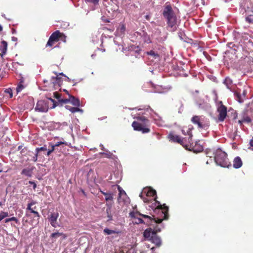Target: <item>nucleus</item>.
Instances as JSON below:
<instances>
[{"mask_svg": "<svg viewBox=\"0 0 253 253\" xmlns=\"http://www.w3.org/2000/svg\"><path fill=\"white\" fill-rule=\"evenodd\" d=\"M163 15L166 19L168 27L170 31H175L177 29V17L170 4H166L163 11Z\"/></svg>", "mask_w": 253, "mask_h": 253, "instance_id": "f257e3e1", "label": "nucleus"}, {"mask_svg": "<svg viewBox=\"0 0 253 253\" xmlns=\"http://www.w3.org/2000/svg\"><path fill=\"white\" fill-rule=\"evenodd\" d=\"M154 200L155 202L152 204L151 208L154 209V212L158 214V216L155 218L158 222L160 223L163 220L168 219L169 207L165 204L162 205L156 198H154Z\"/></svg>", "mask_w": 253, "mask_h": 253, "instance_id": "f03ea898", "label": "nucleus"}, {"mask_svg": "<svg viewBox=\"0 0 253 253\" xmlns=\"http://www.w3.org/2000/svg\"><path fill=\"white\" fill-rule=\"evenodd\" d=\"M161 231V228L159 226L152 228L146 229L143 232V236L147 240L156 245L157 247H160L162 244V241L160 237L157 235V233Z\"/></svg>", "mask_w": 253, "mask_h": 253, "instance_id": "7ed1b4c3", "label": "nucleus"}, {"mask_svg": "<svg viewBox=\"0 0 253 253\" xmlns=\"http://www.w3.org/2000/svg\"><path fill=\"white\" fill-rule=\"evenodd\" d=\"M138 121H134L132 123L133 129L141 131L142 133H147L150 132V121L144 116H140L137 118Z\"/></svg>", "mask_w": 253, "mask_h": 253, "instance_id": "20e7f679", "label": "nucleus"}, {"mask_svg": "<svg viewBox=\"0 0 253 253\" xmlns=\"http://www.w3.org/2000/svg\"><path fill=\"white\" fill-rule=\"evenodd\" d=\"M214 161L217 165L223 168H229L231 166L227 154L220 149H217L215 152Z\"/></svg>", "mask_w": 253, "mask_h": 253, "instance_id": "39448f33", "label": "nucleus"}, {"mask_svg": "<svg viewBox=\"0 0 253 253\" xmlns=\"http://www.w3.org/2000/svg\"><path fill=\"white\" fill-rule=\"evenodd\" d=\"M191 122L197 125L198 128L207 129L210 126L209 119L204 116H194L191 119Z\"/></svg>", "mask_w": 253, "mask_h": 253, "instance_id": "423d86ee", "label": "nucleus"}, {"mask_svg": "<svg viewBox=\"0 0 253 253\" xmlns=\"http://www.w3.org/2000/svg\"><path fill=\"white\" fill-rule=\"evenodd\" d=\"M193 129V127L192 126H191V127L187 128L185 127H183V128L181 130L182 133L184 135H188V137L186 138L187 140V144H190V147L192 148V150L194 152H200L203 151V148L202 146H198V148L196 149L195 147H192L191 145V142L192 141V137L193 134L192 133V130Z\"/></svg>", "mask_w": 253, "mask_h": 253, "instance_id": "0eeeda50", "label": "nucleus"}, {"mask_svg": "<svg viewBox=\"0 0 253 253\" xmlns=\"http://www.w3.org/2000/svg\"><path fill=\"white\" fill-rule=\"evenodd\" d=\"M168 137L170 141L179 143L186 149H188V145L187 144L186 137L181 138L180 136L174 134L172 132L169 133Z\"/></svg>", "mask_w": 253, "mask_h": 253, "instance_id": "6e6552de", "label": "nucleus"}, {"mask_svg": "<svg viewBox=\"0 0 253 253\" xmlns=\"http://www.w3.org/2000/svg\"><path fill=\"white\" fill-rule=\"evenodd\" d=\"M142 217L143 218V223L144 224L148 226L152 227V229H154V227H156L159 223L156 220L154 215L152 216H149L146 214H142Z\"/></svg>", "mask_w": 253, "mask_h": 253, "instance_id": "1a4fd4ad", "label": "nucleus"}, {"mask_svg": "<svg viewBox=\"0 0 253 253\" xmlns=\"http://www.w3.org/2000/svg\"><path fill=\"white\" fill-rule=\"evenodd\" d=\"M220 105L217 107V111L218 113V120L220 122H223L227 117V107L224 105L222 101L219 102Z\"/></svg>", "mask_w": 253, "mask_h": 253, "instance_id": "9d476101", "label": "nucleus"}, {"mask_svg": "<svg viewBox=\"0 0 253 253\" xmlns=\"http://www.w3.org/2000/svg\"><path fill=\"white\" fill-rule=\"evenodd\" d=\"M142 214L138 211H131L129 213V217L132 220V222L137 224L143 223Z\"/></svg>", "mask_w": 253, "mask_h": 253, "instance_id": "9b49d317", "label": "nucleus"}, {"mask_svg": "<svg viewBox=\"0 0 253 253\" xmlns=\"http://www.w3.org/2000/svg\"><path fill=\"white\" fill-rule=\"evenodd\" d=\"M48 110V104L46 100H41L38 101L35 110L41 112H46Z\"/></svg>", "mask_w": 253, "mask_h": 253, "instance_id": "f8f14e48", "label": "nucleus"}, {"mask_svg": "<svg viewBox=\"0 0 253 253\" xmlns=\"http://www.w3.org/2000/svg\"><path fill=\"white\" fill-rule=\"evenodd\" d=\"M145 53L150 56L149 59L152 62H156L159 61L160 60V56L159 54L154 50H151L149 51L146 52Z\"/></svg>", "mask_w": 253, "mask_h": 253, "instance_id": "ddd939ff", "label": "nucleus"}, {"mask_svg": "<svg viewBox=\"0 0 253 253\" xmlns=\"http://www.w3.org/2000/svg\"><path fill=\"white\" fill-rule=\"evenodd\" d=\"M59 216V213L58 212H53L51 213L49 217V221L51 225L53 227H56L57 226V219Z\"/></svg>", "mask_w": 253, "mask_h": 253, "instance_id": "4468645a", "label": "nucleus"}, {"mask_svg": "<svg viewBox=\"0 0 253 253\" xmlns=\"http://www.w3.org/2000/svg\"><path fill=\"white\" fill-rule=\"evenodd\" d=\"M65 92L68 94L69 97L70 101L73 105L77 107H79L80 105V102L78 98H76L75 96L69 94L67 90H64Z\"/></svg>", "mask_w": 253, "mask_h": 253, "instance_id": "2eb2a0df", "label": "nucleus"}, {"mask_svg": "<svg viewBox=\"0 0 253 253\" xmlns=\"http://www.w3.org/2000/svg\"><path fill=\"white\" fill-rule=\"evenodd\" d=\"M59 237H61V239L63 240L67 237V235L63 233L56 231L52 233L50 236V238L52 239H57Z\"/></svg>", "mask_w": 253, "mask_h": 253, "instance_id": "dca6fc26", "label": "nucleus"}, {"mask_svg": "<svg viewBox=\"0 0 253 253\" xmlns=\"http://www.w3.org/2000/svg\"><path fill=\"white\" fill-rule=\"evenodd\" d=\"M60 35L61 32L59 30H57L52 33L49 38L56 43L60 41Z\"/></svg>", "mask_w": 253, "mask_h": 253, "instance_id": "f3484780", "label": "nucleus"}, {"mask_svg": "<svg viewBox=\"0 0 253 253\" xmlns=\"http://www.w3.org/2000/svg\"><path fill=\"white\" fill-rule=\"evenodd\" d=\"M34 169V167H32L31 168L28 167L24 169L21 171V174L24 175L28 177H31L33 174V172Z\"/></svg>", "mask_w": 253, "mask_h": 253, "instance_id": "a211bd4d", "label": "nucleus"}, {"mask_svg": "<svg viewBox=\"0 0 253 253\" xmlns=\"http://www.w3.org/2000/svg\"><path fill=\"white\" fill-rule=\"evenodd\" d=\"M7 43L6 42L3 41L1 42V44L0 45V51L1 53H0V56L2 57L3 55H4L7 51Z\"/></svg>", "mask_w": 253, "mask_h": 253, "instance_id": "6ab92c4d", "label": "nucleus"}, {"mask_svg": "<svg viewBox=\"0 0 253 253\" xmlns=\"http://www.w3.org/2000/svg\"><path fill=\"white\" fill-rule=\"evenodd\" d=\"M242 161L239 157H236L235 158L233 161V167L235 169H239L242 166Z\"/></svg>", "mask_w": 253, "mask_h": 253, "instance_id": "aec40b11", "label": "nucleus"}, {"mask_svg": "<svg viewBox=\"0 0 253 253\" xmlns=\"http://www.w3.org/2000/svg\"><path fill=\"white\" fill-rule=\"evenodd\" d=\"M51 82L54 87H55L56 85L60 86L61 82V78L59 77L58 75H56L55 77H52Z\"/></svg>", "mask_w": 253, "mask_h": 253, "instance_id": "412c9836", "label": "nucleus"}, {"mask_svg": "<svg viewBox=\"0 0 253 253\" xmlns=\"http://www.w3.org/2000/svg\"><path fill=\"white\" fill-rule=\"evenodd\" d=\"M252 121L251 119L248 116H244L241 120H239L238 123L240 126H243V123H250Z\"/></svg>", "mask_w": 253, "mask_h": 253, "instance_id": "4be33fe9", "label": "nucleus"}, {"mask_svg": "<svg viewBox=\"0 0 253 253\" xmlns=\"http://www.w3.org/2000/svg\"><path fill=\"white\" fill-rule=\"evenodd\" d=\"M223 83L227 88L231 89L233 84V82L231 79L228 77L226 78Z\"/></svg>", "mask_w": 253, "mask_h": 253, "instance_id": "5701e85b", "label": "nucleus"}, {"mask_svg": "<svg viewBox=\"0 0 253 253\" xmlns=\"http://www.w3.org/2000/svg\"><path fill=\"white\" fill-rule=\"evenodd\" d=\"M100 192L105 196V201H112L113 200L112 194L110 193L105 192L101 190H100Z\"/></svg>", "mask_w": 253, "mask_h": 253, "instance_id": "b1692460", "label": "nucleus"}, {"mask_svg": "<svg viewBox=\"0 0 253 253\" xmlns=\"http://www.w3.org/2000/svg\"><path fill=\"white\" fill-rule=\"evenodd\" d=\"M66 109L70 110V112H71L73 113L77 112H83V110L81 109H80L77 106V107H71L68 105L66 106Z\"/></svg>", "mask_w": 253, "mask_h": 253, "instance_id": "393cba45", "label": "nucleus"}, {"mask_svg": "<svg viewBox=\"0 0 253 253\" xmlns=\"http://www.w3.org/2000/svg\"><path fill=\"white\" fill-rule=\"evenodd\" d=\"M54 41H52L51 39L50 38L48 39V40L45 45V48H48L50 50L54 48V45L55 44Z\"/></svg>", "mask_w": 253, "mask_h": 253, "instance_id": "a878e982", "label": "nucleus"}, {"mask_svg": "<svg viewBox=\"0 0 253 253\" xmlns=\"http://www.w3.org/2000/svg\"><path fill=\"white\" fill-rule=\"evenodd\" d=\"M146 195L148 197H154L156 196V191L154 189L149 188L147 192ZM155 198L156 199L157 196H156Z\"/></svg>", "mask_w": 253, "mask_h": 253, "instance_id": "bb28decb", "label": "nucleus"}, {"mask_svg": "<svg viewBox=\"0 0 253 253\" xmlns=\"http://www.w3.org/2000/svg\"><path fill=\"white\" fill-rule=\"evenodd\" d=\"M126 30L125 25L124 24H120L117 29V31L120 33L121 34H124Z\"/></svg>", "mask_w": 253, "mask_h": 253, "instance_id": "cd10ccee", "label": "nucleus"}, {"mask_svg": "<svg viewBox=\"0 0 253 253\" xmlns=\"http://www.w3.org/2000/svg\"><path fill=\"white\" fill-rule=\"evenodd\" d=\"M234 95L237 98L238 101L240 103H241V102H242L243 101L244 99L242 98V96L240 94V92H238L237 91H235L234 92Z\"/></svg>", "mask_w": 253, "mask_h": 253, "instance_id": "c85d7f7f", "label": "nucleus"}, {"mask_svg": "<svg viewBox=\"0 0 253 253\" xmlns=\"http://www.w3.org/2000/svg\"><path fill=\"white\" fill-rule=\"evenodd\" d=\"M23 83V81L22 80H21L20 81L19 84L18 85L17 87H16V91L17 93L22 91V90L24 88V86L22 84Z\"/></svg>", "mask_w": 253, "mask_h": 253, "instance_id": "c756f323", "label": "nucleus"}, {"mask_svg": "<svg viewBox=\"0 0 253 253\" xmlns=\"http://www.w3.org/2000/svg\"><path fill=\"white\" fill-rule=\"evenodd\" d=\"M36 204V202L32 201L31 203H28L27 205V207L26 210L30 211L32 213V211H34V209L32 208V206Z\"/></svg>", "mask_w": 253, "mask_h": 253, "instance_id": "7c9ffc66", "label": "nucleus"}, {"mask_svg": "<svg viewBox=\"0 0 253 253\" xmlns=\"http://www.w3.org/2000/svg\"><path fill=\"white\" fill-rule=\"evenodd\" d=\"M103 231L106 235H111V234H115L116 233V232L115 231L110 230L108 228L104 229Z\"/></svg>", "mask_w": 253, "mask_h": 253, "instance_id": "2f4dec72", "label": "nucleus"}, {"mask_svg": "<svg viewBox=\"0 0 253 253\" xmlns=\"http://www.w3.org/2000/svg\"><path fill=\"white\" fill-rule=\"evenodd\" d=\"M46 150H47L46 147L45 145H44V146L40 147V148H37L36 149L35 152H37V153H39L40 151H46Z\"/></svg>", "mask_w": 253, "mask_h": 253, "instance_id": "473e14b6", "label": "nucleus"}, {"mask_svg": "<svg viewBox=\"0 0 253 253\" xmlns=\"http://www.w3.org/2000/svg\"><path fill=\"white\" fill-rule=\"evenodd\" d=\"M118 189L119 191V198L121 197L122 195H123V194L126 195L125 191L123 189H122V188L120 186H118Z\"/></svg>", "mask_w": 253, "mask_h": 253, "instance_id": "72a5a7b5", "label": "nucleus"}, {"mask_svg": "<svg viewBox=\"0 0 253 253\" xmlns=\"http://www.w3.org/2000/svg\"><path fill=\"white\" fill-rule=\"evenodd\" d=\"M32 213H34V218H37V220H39V218H40V215L39 213V212L37 211H35L34 210V211H32Z\"/></svg>", "mask_w": 253, "mask_h": 253, "instance_id": "f704fd0d", "label": "nucleus"}, {"mask_svg": "<svg viewBox=\"0 0 253 253\" xmlns=\"http://www.w3.org/2000/svg\"><path fill=\"white\" fill-rule=\"evenodd\" d=\"M110 209H111V207H109L108 208H107L106 210V212L107 213V216L109 218V219L112 220V216L111 215V213H110Z\"/></svg>", "mask_w": 253, "mask_h": 253, "instance_id": "c9c22d12", "label": "nucleus"}, {"mask_svg": "<svg viewBox=\"0 0 253 253\" xmlns=\"http://www.w3.org/2000/svg\"><path fill=\"white\" fill-rule=\"evenodd\" d=\"M246 21L249 23H253V18L252 17V16H247L246 18Z\"/></svg>", "mask_w": 253, "mask_h": 253, "instance_id": "e433bc0d", "label": "nucleus"}, {"mask_svg": "<svg viewBox=\"0 0 253 253\" xmlns=\"http://www.w3.org/2000/svg\"><path fill=\"white\" fill-rule=\"evenodd\" d=\"M86 2L92 3L94 4H97L98 3L99 0H84Z\"/></svg>", "mask_w": 253, "mask_h": 253, "instance_id": "4c0bfd02", "label": "nucleus"}, {"mask_svg": "<svg viewBox=\"0 0 253 253\" xmlns=\"http://www.w3.org/2000/svg\"><path fill=\"white\" fill-rule=\"evenodd\" d=\"M66 38V37L65 36V35L63 33H61V35L60 36V40L63 41V42H65Z\"/></svg>", "mask_w": 253, "mask_h": 253, "instance_id": "58836bf2", "label": "nucleus"}, {"mask_svg": "<svg viewBox=\"0 0 253 253\" xmlns=\"http://www.w3.org/2000/svg\"><path fill=\"white\" fill-rule=\"evenodd\" d=\"M69 101H70L69 97L67 99H60V100H59L60 102L64 103V104H66V103L69 102Z\"/></svg>", "mask_w": 253, "mask_h": 253, "instance_id": "ea45409f", "label": "nucleus"}, {"mask_svg": "<svg viewBox=\"0 0 253 253\" xmlns=\"http://www.w3.org/2000/svg\"><path fill=\"white\" fill-rule=\"evenodd\" d=\"M54 96L55 98L58 99L59 101L60 100L61 94L58 93L57 92H54Z\"/></svg>", "mask_w": 253, "mask_h": 253, "instance_id": "a19ab883", "label": "nucleus"}, {"mask_svg": "<svg viewBox=\"0 0 253 253\" xmlns=\"http://www.w3.org/2000/svg\"><path fill=\"white\" fill-rule=\"evenodd\" d=\"M39 153L36 152V153L35 154V155L33 157L32 160L34 161V162H36L37 161V158H38V155Z\"/></svg>", "mask_w": 253, "mask_h": 253, "instance_id": "79ce46f5", "label": "nucleus"}, {"mask_svg": "<svg viewBox=\"0 0 253 253\" xmlns=\"http://www.w3.org/2000/svg\"><path fill=\"white\" fill-rule=\"evenodd\" d=\"M6 92L8 93L9 94V97L12 98L13 96L12 90L11 89H8L6 90Z\"/></svg>", "mask_w": 253, "mask_h": 253, "instance_id": "37998d69", "label": "nucleus"}, {"mask_svg": "<svg viewBox=\"0 0 253 253\" xmlns=\"http://www.w3.org/2000/svg\"><path fill=\"white\" fill-rule=\"evenodd\" d=\"M29 183L31 184H32L33 185V189L34 190H35V189L36 188V187H37V185L35 183V182H33V181H30L29 182Z\"/></svg>", "mask_w": 253, "mask_h": 253, "instance_id": "c03bdc74", "label": "nucleus"}, {"mask_svg": "<svg viewBox=\"0 0 253 253\" xmlns=\"http://www.w3.org/2000/svg\"><path fill=\"white\" fill-rule=\"evenodd\" d=\"M10 220H11V221H15L16 223L19 222L18 220L15 217H14V216L10 217Z\"/></svg>", "mask_w": 253, "mask_h": 253, "instance_id": "a18cd8bd", "label": "nucleus"}, {"mask_svg": "<svg viewBox=\"0 0 253 253\" xmlns=\"http://www.w3.org/2000/svg\"><path fill=\"white\" fill-rule=\"evenodd\" d=\"M62 144H64V142H58L56 144L54 145V146H55V147L56 146H60V145Z\"/></svg>", "mask_w": 253, "mask_h": 253, "instance_id": "49530a36", "label": "nucleus"}, {"mask_svg": "<svg viewBox=\"0 0 253 253\" xmlns=\"http://www.w3.org/2000/svg\"><path fill=\"white\" fill-rule=\"evenodd\" d=\"M247 94L246 90H244L243 92V98L244 99L245 98L246 95Z\"/></svg>", "mask_w": 253, "mask_h": 253, "instance_id": "de8ad7c7", "label": "nucleus"}, {"mask_svg": "<svg viewBox=\"0 0 253 253\" xmlns=\"http://www.w3.org/2000/svg\"><path fill=\"white\" fill-rule=\"evenodd\" d=\"M52 150H48L47 152V155L48 156L50 155V154L52 153Z\"/></svg>", "mask_w": 253, "mask_h": 253, "instance_id": "09e8293b", "label": "nucleus"}, {"mask_svg": "<svg viewBox=\"0 0 253 253\" xmlns=\"http://www.w3.org/2000/svg\"><path fill=\"white\" fill-rule=\"evenodd\" d=\"M5 223L8 222L9 221H11L10 218H6L4 220Z\"/></svg>", "mask_w": 253, "mask_h": 253, "instance_id": "8fccbe9b", "label": "nucleus"}, {"mask_svg": "<svg viewBox=\"0 0 253 253\" xmlns=\"http://www.w3.org/2000/svg\"><path fill=\"white\" fill-rule=\"evenodd\" d=\"M250 145L253 147V138L250 140Z\"/></svg>", "mask_w": 253, "mask_h": 253, "instance_id": "3c124183", "label": "nucleus"}, {"mask_svg": "<svg viewBox=\"0 0 253 253\" xmlns=\"http://www.w3.org/2000/svg\"><path fill=\"white\" fill-rule=\"evenodd\" d=\"M55 146L52 145V148L51 149H50V150H52V152H53L55 150Z\"/></svg>", "mask_w": 253, "mask_h": 253, "instance_id": "603ef678", "label": "nucleus"}, {"mask_svg": "<svg viewBox=\"0 0 253 253\" xmlns=\"http://www.w3.org/2000/svg\"><path fill=\"white\" fill-rule=\"evenodd\" d=\"M48 99H49L50 100H51L52 102H53L54 103V100L53 99H52L51 98H48ZM54 105H55V104H54ZM55 106V105H54L53 107H54Z\"/></svg>", "mask_w": 253, "mask_h": 253, "instance_id": "864d4df0", "label": "nucleus"}, {"mask_svg": "<svg viewBox=\"0 0 253 253\" xmlns=\"http://www.w3.org/2000/svg\"><path fill=\"white\" fill-rule=\"evenodd\" d=\"M2 27L0 25V32L2 31Z\"/></svg>", "mask_w": 253, "mask_h": 253, "instance_id": "5fc2aeb1", "label": "nucleus"}, {"mask_svg": "<svg viewBox=\"0 0 253 253\" xmlns=\"http://www.w3.org/2000/svg\"><path fill=\"white\" fill-rule=\"evenodd\" d=\"M143 201H144V202H147V200H146V199H144Z\"/></svg>", "mask_w": 253, "mask_h": 253, "instance_id": "6e6d98bb", "label": "nucleus"}, {"mask_svg": "<svg viewBox=\"0 0 253 253\" xmlns=\"http://www.w3.org/2000/svg\"><path fill=\"white\" fill-rule=\"evenodd\" d=\"M0 206H2V203H1V202H0Z\"/></svg>", "mask_w": 253, "mask_h": 253, "instance_id": "4d7b16f0", "label": "nucleus"}, {"mask_svg": "<svg viewBox=\"0 0 253 253\" xmlns=\"http://www.w3.org/2000/svg\"><path fill=\"white\" fill-rule=\"evenodd\" d=\"M237 116V115L236 114V116L234 117V118L235 119L236 118V117Z\"/></svg>", "mask_w": 253, "mask_h": 253, "instance_id": "13d9d810", "label": "nucleus"}, {"mask_svg": "<svg viewBox=\"0 0 253 253\" xmlns=\"http://www.w3.org/2000/svg\"><path fill=\"white\" fill-rule=\"evenodd\" d=\"M151 249H152V250L154 249V247H152Z\"/></svg>", "mask_w": 253, "mask_h": 253, "instance_id": "bf43d9fd", "label": "nucleus"}, {"mask_svg": "<svg viewBox=\"0 0 253 253\" xmlns=\"http://www.w3.org/2000/svg\"><path fill=\"white\" fill-rule=\"evenodd\" d=\"M2 170H0V172H2Z\"/></svg>", "mask_w": 253, "mask_h": 253, "instance_id": "052dcab7", "label": "nucleus"}]
</instances>
